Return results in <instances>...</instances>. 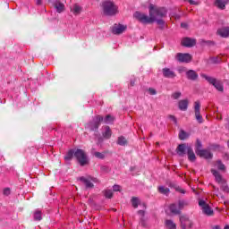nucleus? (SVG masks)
I'll return each instance as SVG.
<instances>
[{"label":"nucleus","instance_id":"nucleus-1","mask_svg":"<svg viewBox=\"0 0 229 229\" xmlns=\"http://www.w3.org/2000/svg\"><path fill=\"white\" fill-rule=\"evenodd\" d=\"M148 15L140 12H135L133 17L137 21H140L141 24H153L157 19H163V17L167 15V9L165 7H157L155 4H150L148 6Z\"/></svg>","mask_w":229,"mask_h":229},{"label":"nucleus","instance_id":"nucleus-2","mask_svg":"<svg viewBox=\"0 0 229 229\" xmlns=\"http://www.w3.org/2000/svg\"><path fill=\"white\" fill-rule=\"evenodd\" d=\"M102 10L104 15H107L108 17H113V15H116L119 12L117 5L112 1H104L102 3Z\"/></svg>","mask_w":229,"mask_h":229},{"label":"nucleus","instance_id":"nucleus-3","mask_svg":"<svg viewBox=\"0 0 229 229\" xmlns=\"http://www.w3.org/2000/svg\"><path fill=\"white\" fill-rule=\"evenodd\" d=\"M200 76L201 78H204V80H206L208 83H210V85H213V87H215V89H216L218 92H223V90H225V88L223 87V82H221V81H218L214 77L208 76L205 73L200 74Z\"/></svg>","mask_w":229,"mask_h":229},{"label":"nucleus","instance_id":"nucleus-4","mask_svg":"<svg viewBox=\"0 0 229 229\" xmlns=\"http://www.w3.org/2000/svg\"><path fill=\"white\" fill-rule=\"evenodd\" d=\"M186 200H179L178 203H174L169 206V210L174 216H178L184 207H187Z\"/></svg>","mask_w":229,"mask_h":229},{"label":"nucleus","instance_id":"nucleus-5","mask_svg":"<svg viewBox=\"0 0 229 229\" xmlns=\"http://www.w3.org/2000/svg\"><path fill=\"white\" fill-rule=\"evenodd\" d=\"M103 123V116L101 115H97L95 116L91 122L87 123L86 128L88 130H90V131H98L99 130V124Z\"/></svg>","mask_w":229,"mask_h":229},{"label":"nucleus","instance_id":"nucleus-6","mask_svg":"<svg viewBox=\"0 0 229 229\" xmlns=\"http://www.w3.org/2000/svg\"><path fill=\"white\" fill-rule=\"evenodd\" d=\"M75 158L79 162L80 165H87L89 164V158L87 157V154L81 148L75 149Z\"/></svg>","mask_w":229,"mask_h":229},{"label":"nucleus","instance_id":"nucleus-7","mask_svg":"<svg viewBox=\"0 0 229 229\" xmlns=\"http://www.w3.org/2000/svg\"><path fill=\"white\" fill-rule=\"evenodd\" d=\"M79 180L85 185L86 189H94V183H98L99 182L98 178L92 176H81Z\"/></svg>","mask_w":229,"mask_h":229},{"label":"nucleus","instance_id":"nucleus-8","mask_svg":"<svg viewBox=\"0 0 229 229\" xmlns=\"http://www.w3.org/2000/svg\"><path fill=\"white\" fill-rule=\"evenodd\" d=\"M211 173L213 176H215L216 182H217V183L222 184L223 191H225V192H228L229 191L228 184H226V181L223 179V176H221V174H219L217 170H214V169L211 170Z\"/></svg>","mask_w":229,"mask_h":229},{"label":"nucleus","instance_id":"nucleus-9","mask_svg":"<svg viewBox=\"0 0 229 229\" xmlns=\"http://www.w3.org/2000/svg\"><path fill=\"white\" fill-rule=\"evenodd\" d=\"M199 207L202 208L203 214H206V216H212L214 214V210H212V208L207 204V202L203 199H200L199 201Z\"/></svg>","mask_w":229,"mask_h":229},{"label":"nucleus","instance_id":"nucleus-10","mask_svg":"<svg viewBox=\"0 0 229 229\" xmlns=\"http://www.w3.org/2000/svg\"><path fill=\"white\" fill-rule=\"evenodd\" d=\"M200 108L201 104L199 103V101H196L194 103L195 119L198 121V123H199V124L203 123V116H201Z\"/></svg>","mask_w":229,"mask_h":229},{"label":"nucleus","instance_id":"nucleus-11","mask_svg":"<svg viewBox=\"0 0 229 229\" xmlns=\"http://www.w3.org/2000/svg\"><path fill=\"white\" fill-rule=\"evenodd\" d=\"M175 58L182 64H189L192 60V55H191V54L178 53Z\"/></svg>","mask_w":229,"mask_h":229},{"label":"nucleus","instance_id":"nucleus-12","mask_svg":"<svg viewBox=\"0 0 229 229\" xmlns=\"http://www.w3.org/2000/svg\"><path fill=\"white\" fill-rule=\"evenodd\" d=\"M180 223L182 229L192 228L194 225L192 223V220H190L189 217H187L186 216H180Z\"/></svg>","mask_w":229,"mask_h":229},{"label":"nucleus","instance_id":"nucleus-13","mask_svg":"<svg viewBox=\"0 0 229 229\" xmlns=\"http://www.w3.org/2000/svg\"><path fill=\"white\" fill-rule=\"evenodd\" d=\"M50 3H52L54 8L55 9V11L57 12V13H62V12H64V10H65V5L64 4H62V2L58 1V0H49Z\"/></svg>","mask_w":229,"mask_h":229},{"label":"nucleus","instance_id":"nucleus-14","mask_svg":"<svg viewBox=\"0 0 229 229\" xmlns=\"http://www.w3.org/2000/svg\"><path fill=\"white\" fill-rule=\"evenodd\" d=\"M124 31H126V25L114 24L112 28V33H114V35H121V33H124Z\"/></svg>","mask_w":229,"mask_h":229},{"label":"nucleus","instance_id":"nucleus-15","mask_svg":"<svg viewBox=\"0 0 229 229\" xmlns=\"http://www.w3.org/2000/svg\"><path fill=\"white\" fill-rule=\"evenodd\" d=\"M197 155L202 158L210 159L212 158V153L207 149H198L196 150Z\"/></svg>","mask_w":229,"mask_h":229},{"label":"nucleus","instance_id":"nucleus-16","mask_svg":"<svg viewBox=\"0 0 229 229\" xmlns=\"http://www.w3.org/2000/svg\"><path fill=\"white\" fill-rule=\"evenodd\" d=\"M186 77L188 80H191V81H196V80H198L199 76L198 75V72H196V71L188 70L186 72Z\"/></svg>","mask_w":229,"mask_h":229},{"label":"nucleus","instance_id":"nucleus-17","mask_svg":"<svg viewBox=\"0 0 229 229\" xmlns=\"http://www.w3.org/2000/svg\"><path fill=\"white\" fill-rule=\"evenodd\" d=\"M182 46H184V47H192V46H196V39H192L190 38H184L182 40Z\"/></svg>","mask_w":229,"mask_h":229},{"label":"nucleus","instance_id":"nucleus-18","mask_svg":"<svg viewBox=\"0 0 229 229\" xmlns=\"http://www.w3.org/2000/svg\"><path fill=\"white\" fill-rule=\"evenodd\" d=\"M217 35L223 38H228L229 37V27H223L217 30Z\"/></svg>","mask_w":229,"mask_h":229},{"label":"nucleus","instance_id":"nucleus-19","mask_svg":"<svg viewBox=\"0 0 229 229\" xmlns=\"http://www.w3.org/2000/svg\"><path fill=\"white\" fill-rule=\"evenodd\" d=\"M162 72L164 78H176V73L169 68H164Z\"/></svg>","mask_w":229,"mask_h":229},{"label":"nucleus","instance_id":"nucleus-20","mask_svg":"<svg viewBox=\"0 0 229 229\" xmlns=\"http://www.w3.org/2000/svg\"><path fill=\"white\" fill-rule=\"evenodd\" d=\"M187 148H191V146H188L185 143L178 145L177 154L179 155V157H183V155H185V151H187Z\"/></svg>","mask_w":229,"mask_h":229},{"label":"nucleus","instance_id":"nucleus-21","mask_svg":"<svg viewBox=\"0 0 229 229\" xmlns=\"http://www.w3.org/2000/svg\"><path fill=\"white\" fill-rule=\"evenodd\" d=\"M187 155H188V160H190V162L196 161V154H194V150L192 149V147L187 148Z\"/></svg>","mask_w":229,"mask_h":229},{"label":"nucleus","instance_id":"nucleus-22","mask_svg":"<svg viewBox=\"0 0 229 229\" xmlns=\"http://www.w3.org/2000/svg\"><path fill=\"white\" fill-rule=\"evenodd\" d=\"M179 109L182 110V112H185L187 108H189V100L183 99L180 100L178 103Z\"/></svg>","mask_w":229,"mask_h":229},{"label":"nucleus","instance_id":"nucleus-23","mask_svg":"<svg viewBox=\"0 0 229 229\" xmlns=\"http://www.w3.org/2000/svg\"><path fill=\"white\" fill-rule=\"evenodd\" d=\"M116 144L118 146H127L128 145V140L124 136H119Z\"/></svg>","mask_w":229,"mask_h":229},{"label":"nucleus","instance_id":"nucleus-24","mask_svg":"<svg viewBox=\"0 0 229 229\" xmlns=\"http://www.w3.org/2000/svg\"><path fill=\"white\" fill-rule=\"evenodd\" d=\"M75 153H76V149H74V148L70 149L66 153V155L64 157V160H66V161L72 160V157H75Z\"/></svg>","mask_w":229,"mask_h":229},{"label":"nucleus","instance_id":"nucleus-25","mask_svg":"<svg viewBox=\"0 0 229 229\" xmlns=\"http://www.w3.org/2000/svg\"><path fill=\"white\" fill-rule=\"evenodd\" d=\"M102 135L104 139H110V137H112V130L109 126L105 127V131L102 132Z\"/></svg>","mask_w":229,"mask_h":229},{"label":"nucleus","instance_id":"nucleus-26","mask_svg":"<svg viewBox=\"0 0 229 229\" xmlns=\"http://www.w3.org/2000/svg\"><path fill=\"white\" fill-rule=\"evenodd\" d=\"M71 12H72L73 15H80V13H81V6L74 4L72 8H71Z\"/></svg>","mask_w":229,"mask_h":229},{"label":"nucleus","instance_id":"nucleus-27","mask_svg":"<svg viewBox=\"0 0 229 229\" xmlns=\"http://www.w3.org/2000/svg\"><path fill=\"white\" fill-rule=\"evenodd\" d=\"M114 121V116L107 114L105 118L103 117V121L101 123H104V124H112Z\"/></svg>","mask_w":229,"mask_h":229},{"label":"nucleus","instance_id":"nucleus-28","mask_svg":"<svg viewBox=\"0 0 229 229\" xmlns=\"http://www.w3.org/2000/svg\"><path fill=\"white\" fill-rule=\"evenodd\" d=\"M33 217L34 221H42V211L36 209Z\"/></svg>","mask_w":229,"mask_h":229},{"label":"nucleus","instance_id":"nucleus-29","mask_svg":"<svg viewBox=\"0 0 229 229\" xmlns=\"http://www.w3.org/2000/svg\"><path fill=\"white\" fill-rule=\"evenodd\" d=\"M131 203L133 208H138L139 205H140V199H139V198L137 197H132V199H131Z\"/></svg>","mask_w":229,"mask_h":229},{"label":"nucleus","instance_id":"nucleus-30","mask_svg":"<svg viewBox=\"0 0 229 229\" xmlns=\"http://www.w3.org/2000/svg\"><path fill=\"white\" fill-rule=\"evenodd\" d=\"M165 225L168 229H176V224L173 220H165Z\"/></svg>","mask_w":229,"mask_h":229},{"label":"nucleus","instance_id":"nucleus-31","mask_svg":"<svg viewBox=\"0 0 229 229\" xmlns=\"http://www.w3.org/2000/svg\"><path fill=\"white\" fill-rule=\"evenodd\" d=\"M215 4L217 6V8H220V10H225V4L223 0H216Z\"/></svg>","mask_w":229,"mask_h":229},{"label":"nucleus","instance_id":"nucleus-32","mask_svg":"<svg viewBox=\"0 0 229 229\" xmlns=\"http://www.w3.org/2000/svg\"><path fill=\"white\" fill-rule=\"evenodd\" d=\"M158 191L160 192V194L167 195L169 193V188L165 186H159Z\"/></svg>","mask_w":229,"mask_h":229},{"label":"nucleus","instance_id":"nucleus-33","mask_svg":"<svg viewBox=\"0 0 229 229\" xmlns=\"http://www.w3.org/2000/svg\"><path fill=\"white\" fill-rule=\"evenodd\" d=\"M156 22H157V24H158V26L161 30H164V28L165 26V21L164 20H162V18L156 19Z\"/></svg>","mask_w":229,"mask_h":229},{"label":"nucleus","instance_id":"nucleus-34","mask_svg":"<svg viewBox=\"0 0 229 229\" xmlns=\"http://www.w3.org/2000/svg\"><path fill=\"white\" fill-rule=\"evenodd\" d=\"M208 62L209 64H221V58H219L218 56L210 57Z\"/></svg>","mask_w":229,"mask_h":229},{"label":"nucleus","instance_id":"nucleus-35","mask_svg":"<svg viewBox=\"0 0 229 229\" xmlns=\"http://www.w3.org/2000/svg\"><path fill=\"white\" fill-rule=\"evenodd\" d=\"M104 196L108 199H111V198L114 196V191H112V190H106L104 191Z\"/></svg>","mask_w":229,"mask_h":229},{"label":"nucleus","instance_id":"nucleus-36","mask_svg":"<svg viewBox=\"0 0 229 229\" xmlns=\"http://www.w3.org/2000/svg\"><path fill=\"white\" fill-rule=\"evenodd\" d=\"M187 137H189V134H187V132H185V131H181L179 132V139L181 140H185V139H187Z\"/></svg>","mask_w":229,"mask_h":229},{"label":"nucleus","instance_id":"nucleus-37","mask_svg":"<svg viewBox=\"0 0 229 229\" xmlns=\"http://www.w3.org/2000/svg\"><path fill=\"white\" fill-rule=\"evenodd\" d=\"M216 165L219 169V171H225V164H223V162H221V160L216 161Z\"/></svg>","mask_w":229,"mask_h":229},{"label":"nucleus","instance_id":"nucleus-38","mask_svg":"<svg viewBox=\"0 0 229 229\" xmlns=\"http://www.w3.org/2000/svg\"><path fill=\"white\" fill-rule=\"evenodd\" d=\"M94 157H96V158H100V160H103V158H105V154L101 152H94Z\"/></svg>","mask_w":229,"mask_h":229},{"label":"nucleus","instance_id":"nucleus-39","mask_svg":"<svg viewBox=\"0 0 229 229\" xmlns=\"http://www.w3.org/2000/svg\"><path fill=\"white\" fill-rule=\"evenodd\" d=\"M181 97H182V92L180 91L174 92L172 95L173 99H179V98Z\"/></svg>","mask_w":229,"mask_h":229},{"label":"nucleus","instance_id":"nucleus-40","mask_svg":"<svg viewBox=\"0 0 229 229\" xmlns=\"http://www.w3.org/2000/svg\"><path fill=\"white\" fill-rule=\"evenodd\" d=\"M168 119H170V121H172L173 123H174V124H177L178 120L176 119V116L173 115V114H169L168 115Z\"/></svg>","mask_w":229,"mask_h":229},{"label":"nucleus","instance_id":"nucleus-41","mask_svg":"<svg viewBox=\"0 0 229 229\" xmlns=\"http://www.w3.org/2000/svg\"><path fill=\"white\" fill-rule=\"evenodd\" d=\"M202 148V144L200 142L199 140H197V142H196V151H198V149H201Z\"/></svg>","mask_w":229,"mask_h":229},{"label":"nucleus","instance_id":"nucleus-42","mask_svg":"<svg viewBox=\"0 0 229 229\" xmlns=\"http://www.w3.org/2000/svg\"><path fill=\"white\" fill-rule=\"evenodd\" d=\"M144 214H145L144 210L138 211V215L140 216V221H142V219H144Z\"/></svg>","mask_w":229,"mask_h":229},{"label":"nucleus","instance_id":"nucleus-43","mask_svg":"<svg viewBox=\"0 0 229 229\" xmlns=\"http://www.w3.org/2000/svg\"><path fill=\"white\" fill-rule=\"evenodd\" d=\"M148 92H149L150 96L157 95V90L155 89H153V88H149L148 89Z\"/></svg>","mask_w":229,"mask_h":229},{"label":"nucleus","instance_id":"nucleus-44","mask_svg":"<svg viewBox=\"0 0 229 229\" xmlns=\"http://www.w3.org/2000/svg\"><path fill=\"white\" fill-rule=\"evenodd\" d=\"M113 191H114V192H119V191H121V186H119V185H117V184H114V185L113 186Z\"/></svg>","mask_w":229,"mask_h":229},{"label":"nucleus","instance_id":"nucleus-45","mask_svg":"<svg viewBox=\"0 0 229 229\" xmlns=\"http://www.w3.org/2000/svg\"><path fill=\"white\" fill-rule=\"evenodd\" d=\"M10 192H11L10 188H5L4 190V196H10Z\"/></svg>","mask_w":229,"mask_h":229},{"label":"nucleus","instance_id":"nucleus-46","mask_svg":"<svg viewBox=\"0 0 229 229\" xmlns=\"http://www.w3.org/2000/svg\"><path fill=\"white\" fill-rule=\"evenodd\" d=\"M190 4H194L197 5L198 2L194 1V0H189Z\"/></svg>","mask_w":229,"mask_h":229},{"label":"nucleus","instance_id":"nucleus-47","mask_svg":"<svg viewBox=\"0 0 229 229\" xmlns=\"http://www.w3.org/2000/svg\"><path fill=\"white\" fill-rule=\"evenodd\" d=\"M136 79L131 81V87H133L135 85Z\"/></svg>","mask_w":229,"mask_h":229},{"label":"nucleus","instance_id":"nucleus-48","mask_svg":"<svg viewBox=\"0 0 229 229\" xmlns=\"http://www.w3.org/2000/svg\"><path fill=\"white\" fill-rule=\"evenodd\" d=\"M36 4L40 6V4H42V0H36Z\"/></svg>","mask_w":229,"mask_h":229},{"label":"nucleus","instance_id":"nucleus-49","mask_svg":"<svg viewBox=\"0 0 229 229\" xmlns=\"http://www.w3.org/2000/svg\"><path fill=\"white\" fill-rule=\"evenodd\" d=\"M177 191H179V192H181V194H185V190H183V189H178Z\"/></svg>","mask_w":229,"mask_h":229},{"label":"nucleus","instance_id":"nucleus-50","mask_svg":"<svg viewBox=\"0 0 229 229\" xmlns=\"http://www.w3.org/2000/svg\"><path fill=\"white\" fill-rule=\"evenodd\" d=\"M187 27V23H182L181 24V28H186Z\"/></svg>","mask_w":229,"mask_h":229},{"label":"nucleus","instance_id":"nucleus-51","mask_svg":"<svg viewBox=\"0 0 229 229\" xmlns=\"http://www.w3.org/2000/svg\"><path fill=\"white\" fill-rule=\"evenodd\" d=\"M213 229H221V227L219 225H216Z\"/></svg>","mask_w":229,"mask_h":229},{"label":"nucleus","instance_id":"nucleus-52","mask_svg":"<svg viewBox=\"0 0 229 229\" xmlns=\"http://www.w3.org/2000/svg\"><path fill=\"white\" fill-rule=\"evenodd\" d=\"M224 229H229V225H225Z\"/></svg>","mask_w":229,"mask_h":229}]
</instances>
